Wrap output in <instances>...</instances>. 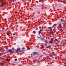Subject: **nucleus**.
<instances>
[{
  "label": "nucleus",
  "instance_id": "1",
  "mask_svg": "<svg viewBox=\"0 0 66 66\" xmlns=\"http://www.w3.org/2000/svg\"><path fill=\"white\" fill-rule=\"evenodd\" d=\"M49 29H51L50 30V32L51 34H53L54 32L52 31V28H51V27H48Z\"/></svg>",
  "mask_w": 66,
  "mask_h": 66
},
{
  "label": "nucleus",
  "instance_id": "2",
  "mask_svg": "<svg viewBox=\"0 0 66 66\" xmlns=\"http://www.w3.org/2000/svg\"><path fill=\"white\" fill-rule=\"evenodd\" d=\"M4 4H5V3L3 2L2 4V5L0 6L1 7H3V5H4Z\"/></svg>",
  "mask_w": 66,
  "mask_h": 66
},
{
  "label": "nucleus",
  "instance_id": "3",
  "mask_svg": "<svg viewBox=\"0 0 66 66\" xmlns=\"http://www.w3.org/2000/svg\"><path fill=\"white\" fill-rule=\"evenodd\" d=\"M6 51H7V52H11V51H12V50L10 49L8 50H6Z\"/></svg>",
  "mask_w": 66,
  "mask_h": 66
},
{
  "label": "nucleus",
  "instance_id": "4",
  "mask_svg": "<svg viewBox=\"0 0 66 66\" xmlns=\"http://www.w3.org/2000/svg\"><path fill=\"white\" fill-rule=\"evenodd\" d=\"M61 21H63V22H65V21H66V20H64V19H61Z\"/></svg>",
  "mask_w": 66,
  "mask_h": 66
},
{
  "label": "nucleus",
  "instance_id": "5",
  "mask_svg": "<svg viewBox=\"0 0 66 66\" xmlns=\"http://www.w3.org/2000/svg\"><path fill=\"white\" fill-rule=\"evenodd\" d=\"M59 26H60V28H61V27H62V25H61V24L60 23L59 24Z\"/></svg>",
  "mask_w": 66,
  "mask_h": 66
},
{
  "label": "nucleus",
  "instance_id": "6",
  "mask_svg": "<svg viewBox=\"0 0 66 66\" xmlns=\"http://www.w3.org/2000/svg\"><path fill=\"white\" fill-rule=\"evenodd\" d=\"M4 51H5V50H2V51H1V52H2V53H3V52H4Z\"/></svg>",
  "mask_w": 66,
  "mask_h": 66
},
{
  "label": "nucleus",
  "instance_id": "7",
  "mask_svg": "<svg viewBox=\"0 0 66 66\" xmlns=\"http://www.w3.org/2000/svg\"><path fill=\"white\" fill-rule=\"evenodd\" d=\"M57 25V24H54V25L53 26V27H55V26H56Z\"/></svg>",
  "mask_w": 66,
  "mask_h": 66
},
{
  "label": "nucleus",
  "instance_id": "8",
  "mask_svg": "<svg viewBox=\"0 0 66 66\" xmlns=\"http://www.w3.org/2000/svg\"><path fill=\"white\" fill-rule=\"evenodd\" d=\"M44 42L45 43H48V41L47 40H45L44 41Z\"/></svg>",
  "mask_w": 66,
  "mask_h": 66
},
{
  "label": "nucleus",
  "instance_id": "9",
  "mask_svg": "<svg viewBox=\"0 0 66 66\" xmlns=\"http://www.w3.org/2000/svg\"><path fill=\"white\" fill-rule=\"evenodd\" d=\"M50 43H53V42L51 40V41H50Z\"/></svg>",
  "mask_w": 66,
  "mask_h": 66
},
{
  "label": "nucleus",
  "instance_id": "10",
  "mask_svg": "<svg viewBox=\"0 0 66 66\" xmlns=\"http://www.w3.org/2000/svg\"><path fill=\"white\" fill-rule=\"evenodd\" d=\"M33 54H34V55H35L36 54V52H34L33 53Z\"/></svg>",
  "mask_w": 66,
  "mask_h": 66
},
{
  "label": "nucleus",
  "instance_id": "11",
  "mask_svg": "<svg viewBox=\"0 0 66 66\" xmlns=\"http://www.w3.org/2000/svg\"><path fill=\"white\" fill-rule=\"evenodd\" d=\"M0 64H2L3 65H4V64H5L4 63H0Z\"/></svg>",
  "mask_w": 66,
  "mask_h": 66
},
{
  "label": "nucleus",
  "instance_id": "12",
  "mask_svg": "<svg viewBox=\"0 0 66 66\" xmlns=\"http://www.w3.org/2000/svg\"><path fill=\"white\" fill-rule=\"evenodd\" d=\"M20 48H18L17 49V50H20Z\"/></svg>",
  "mask_w": 66,
  "mask_h": 66
},
{
  "label": "nucleus",
  "instance_id": "13",
  "mask_svg": "<svg viewBox=\"0 0 66 66\" xmlns=\"http://www.w3.org/2000/svg\"><path fill=\"white\" fill-rule=\"evenodd\" d=\"M33 33L34 34H35V33H36V32H35V31H34L33 32Z\"/></svg>",
  "mask_w": 66,
  "mask_h": 66
},
{
  "label": "nucleus",
  "instance_id": "14",
  "mask_svg": "<svg viewBox=\"0 0 66 66\" xmlns=\"http://www.w3.org/2000/svg\"><path fill=\"white\" fill-rule=\"evenodd\" d=\"M45 38H43L41 37V39L42 40H43Z\"/></svg>",
  "mask_w": 66,
  "mask_h": 66
},
{
  "label": "nucleus",
  "instance_id": "15",
  "mask_svg": "<svg viewBox=\"0 0 66 66\" xmlns=\"http://www.w3.org/2000/svg\"><path fill=\"white\" fill-rule=\"evenodd\" d=\"M44 47H44V46L43 45L41 47V48H44Z\"/></svg>",
  "mask_w": 66,
  "mask_h": 66
},
{
  "label": "nucleus",
  "instance_id": "16",
  "mask_svg": "<svg viewBox=\"0 0 66 66\" xmlns=\"http://www.w3.org/2000/svg\"><path fill=\"white\" fill-rule=\"evenodd\" d=\"M49 47H50V45H48L47 47H46V48H47V49H48V48Z\"/></svg>",
  "mask_w": 66,
  "mask_h": 66
},
{
  "label": "nucleus",
  "instance_id": "17",
  "mask_svg": "<svg viewBox=\"0 0 66 66\" xmlns=\"http://www.w3.org/2000/svg\"><path fill=\"white\" fill-rule=\"evenodd\" d=\"M38 36H39V37H38ZM38 38H40V35H38V36L37 37Z\"/></svg>",
  "mask_w": 66,
  "mask_h": 66
},
{
  "label": "nucleus",
  "instance_id": "18",
  "mask_svg": "<svg viewBox=\"0 0 66 66\" xmlns=\"http://www.w3.org/2000/svg\"><path fill=\"white\" fill-rule=\"evenodd\" d=\"M51 40L52 41H53V38H51Z\"/></svg>",
  "mask_w": 66,
  "mask_h": 66
},
{
  "label": "nucleus",
  "instance_id": "19",
  "mask_svg": "<svg viewBox=\"0 0 66 66\" xmlns=\"http://www.w3.org/2000/svg\"><path fill=\"white\" fill-rule=\"evenodd\" d=\"M62 30H63V29L62 28H61L60 29V31L61 32V31H62Z\"/></svg>",
  "mask_w": 66,
  "mask_h": 66
},
{
  "label": "nucleus",
  "instance_id": "20",
  "mask_svg": "<svg viewBox=\"0 0 66 66\" xmlns=\"http://www.w3.org/2000/svg\"><path fill=\"white\" fill-rule=\"evenodd\" d=\"M22 49L23 50H24L25 49V48L24 47H23L22 48Z\"/></svg>",
  "mask_w": 66,
  "mask_h": 66
},
{
  "label": "nucleus",
  "instance_id": "21",
  "mask_svg": "<svg viewBox=\"0 0 66 66\" xmlns=\"http://www.w3.org/2000/svg\"><path fill=\"white\" fill-rule=\"evenodd\" d=\"M28 50H30V47H28L27 48Z\"/></svg>",
  "mask_w": 66,
  "mask_h": 66
},
{
  "label": "nucleus",
  "instance_id": "22",
  "mask_svg": "<svg viewBox=\"0 0 66 66\" xmlns=\"http://www.w3.org/2000/svg\"><path fill=\"white\" fill-rule=\"evenodd\" d=\"M12 50H14V47L12 48Z\"/></svg>",
  "mask_w": 66,
  "mask_h": 66
},
{
  "label": "nucleus",
  "instance_id": "23",
  "mask_svg": "<svg viewBox=\"0 0 66 66\" xmlns=\"http://www.w3.org/2000/svg\"><path fill=\"white\" fill-rule=\"evenodd\" d=\"M38 32H39V34H40V33H41V32L40 31H38Z\"/></svg>",
  "mask_w": 66,
  "mask_h": 66
},
{
  "label": "nucleus",
  "instance_id": "24",
  "mask_svg": "<svg viewBox=\"0 0 66 66\" xmlns=\"http://www.w3.org/2000/svg\"><path fill=\"white\" fill-rule=\"evenodd\" d=\"M15 61H17V59H15Z\"/></svg>",
  "mask_w": 66,
  "mask_h": 66
},
{
  "label": "nucleus",
  "instance_id": "25",
  "mask_svg": "<svg viewBox=\"0 0 66 66\" xmlns=\"http://www.w3.org/2000/svg\"><path fill=\"white\" fill-rule=\"evenodd\" d=\"M57 46H61L62 45H57Z\"/></svg>",
  "mask_w": 66,
  "mask_h": 66
},
{
  "label": "nucleus",
  "instance_id": "26",
  "mask_svg": "<svg viewBox=\"0 0 66 66\" xmlns=\"http://www.w3.org/2000/svg\"><path fill=\"white\" fill-rule=\"evenodd\" d=\"M63 3H64V4H66V3L65 2H63Z\"/></svg>",
  "mask_w": 66,
  "mask_h": 66
},
{
  "label": "nucleus",
  "instance_id": "27",
  "mask_svg": "<svg viewBox=\"0 0 66 66\" xmlns=\"http://www.w3.org/2000/svg\"><path fill=\"white\" fill-rule=\"evenodd\" d=\"M42 31H43L42 29H41L40 30V31L41 32H42Z\"/></svg>",
  "mask_w": 66,
  "mask_h": 66
},
{
  "label": "nucleus",
  "instance_id": "28",
  "mask_svg": "<svg viewBox=\"0 0 66 66\" xmlns=\"http://www.w3.org/2000/svg\"><path fill=\"white\" fill-rule=\"evenodd\" d=\"M7 62L9 61H10L8 59H7Z\"/></svg>",
  "mask_w": 66,
  "mask_h": 66
},
{
  "label": "nucleus",
  "instance_id": "29",
  "mask_svg": "<svg viewBox=\"0 0 66 66\" xmlns=\"http://www.w3.org/2000/svg\"><path fill=\"white\" fill-rule=\"evenodd\" d=\"M42 0H39V2H42Z\"/></svg>",
  "mask_w": 66,
  "mask_h": 66
},
{
  "label": "nucleus",
  "instance_id": "30",
  "mask_svg": "<svg viewBox=\"0 0 66 66\" xmlns=\"http://www.w3.org/2000/svg\"><path fill=\"white\" fill-rule=\"evenodd\" d=\"M7 53V52L6 53H5L4 54H5L6 53Z\"/></svg>",
  "mask_w": 66,
  "mask_h": 66
},
{
  "label": "nucleus",
  "instance_id": "31",
  "mask_svg": "<svg viewBox=\"0 0 66 66\" xmlns=\"http://www.w3.org/2000/svg\"><path fill=\"white\" fill-rule=\"evenodd\" d=\"M55 40H56V41H58V39H55Z\"/></svg>",
  "mask_w": 66,
  "mask_h": 66
},
{
  "label": "nucleus",
  "instance_id": "32",
  "mask_svg": "<svg viewBox=\"0 0 66 66\" xmlns=\"http://www.w3.org/2000/svg\"><path fill=\"white\" fill-rule=\"evenodd\" d=\"M15 52L16 53L17 52H19V51H16Z\"/></svg>",
  "mask_w": 66,
  "mask_h": 66
},
{
  "label": "nucleus",
  "instance_id": "33",
  "mask_svg": "<svg viewBox=\"0 0 66 66\" xmlns=\"http://www.w3.org/2000/svg\"><path fill=\"white\" fill-rule=\"evenodd\" d=\"M21 52V51H19V52Z\"/></svg>",
  "mask_w": 66,
  "mask_h": 66
},
{
  "label": "nucleus",
  "instance_id": "34",
  "mask_svg": "<svg viewBox=\"0 0 66 66\" xmlns=\"http://www.w3.org/2000/svg\"><path fill=\"white\" fill-rule=\"evenodd\" d=\"M9 34V33H7V35H8Z\"/></svg>",
  "mask_w": 66,
  "mask_h": 66
},
{
  "label": "nucleus",
  "instance_id": "35",
  "mask_svg": "<svg viewBox=\"0 0 66 66\" xmlns=\"http://www.w3.org/2000/svg\"><path fill=\"white\" fill-rule=\"evenodd\" d=\"M13 36L15 35V34H13Z\"/></svg>",
  "mask_w": 66,
  "mask_h": 66
},
{
  "label": "nucleus",
  "instance_id": "36",
  "mask_svg": "<svg viewBox=\"0 0 66 66\" xmlns=\"http://www.w3.org/2000/svg\"><path fill=\"white\" fill-rule=\"evenodd\" d=\"M52 55H51V57H52Z\"/></svg>",
  "mask_w": 66,
  "mask_h": 66
},
{
  "label": "nucleus",
  "instance_id": "37",
  "mask_svg": "<svg viewBox=\"0 0 66 66\" xmlns=\"http://www.w3.org/2000/svg\"><path fill=\"white\" fill-rule=\"evenodd\" d=\"M39 23H40V22H39Z\"/></svg>",
  "mask_w": 66,
  "mask_h": 66
},
{
  "label": "nucleus",
  "instance_id": "38",
  "mask_svg": "<svg viewBox=\"0 0 66 66\" xmlns=\"http://www.w3.org/2000/svg\"><path fill=\"white\" fill-rule=\"evenodd\" d=\"M58 42H60V41H58Z\"/></svg>",
  "mask_w": 66,
  "mask_h": 66
},
{
  "label": "nucleus",
  "instance_id": "39",
  "mask_svg": "<svg viewBox=\"0 0 66 66\" xmlns=\"http://www.w3.org/2000/svg\"><path fill=\"white\" fill-rule=\"evenodd\" d=\"M64 41V40H63V41Z\"/></svg>",
  "mask_w": 66,
  "mask_h": 66
},
{
  "label": "nucleus",
  "instance_id": "40",
  "mask_svg": "<svg viewBox=\"0 0 66 66\" xmlns=\"http://www.w3.org/2000/svg\"><path fill=\"white\" fill-rule=\"evenodd\" d=\"M65 51H66V50H65Z\"/></svg>",
  "mask_w": 66,
  "mask_h": 66
},
{
  "label": "nucleus",
  "instance_id": "41",
  "mask_svg": "<svg viewBox=\"0 0 66 66\" xmlns=\"http://www.w3.org/2000/svg\"><path fill=\"white\" fill-rule=\"evenodd\" d=\"M65 66H66V65H65Z\"/></svg>",
  "mask_w": 66,
  "mask_h": 66
}]
</instances>
